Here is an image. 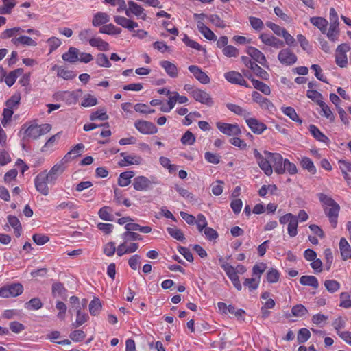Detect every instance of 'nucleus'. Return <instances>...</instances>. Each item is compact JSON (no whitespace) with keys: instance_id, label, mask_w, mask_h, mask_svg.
I'll return each mask as SVG.
<instances>
[{"instance_id":"nucleus-1","label":"nucleus","mask_w":351,"mask_h":351,"mask_svg":"<svg viewBox=\"0 0 351 351\" xmlns=\"http://www.w3.org/2000/svg\"><path fill=\"white\" fill-rule=\"evenodd\" d=\"M253 154L259 167L267 176L274 171L278 175L285 173V159L280 153L265 150L262 154L254 149Z\"/></svg>"},{"instance_id":"nucleus-2","label":"nucleus","mask_w":351,"mask_h":351,"mask_svg":"<svg viewBox=\"0 0 351 351\" xmlns=\"http://www.w3.org/2000/svg\"><path fill=\"white\" fill-rule=\"evenodd\" d=\"M64 164L65 163L61 160L59 162L54 165L49 172L44 171L39 173L36 176L34 184L36 190L39 193L45 196L49 193L48 184H55L58 177L65 169Z\"/></svg>"},{"instance_id":"nucleus-3","label":"nucleus","mask_w":351,"mask_h":351,"mask_svg":"<svg viewBox=\"0 0 351 351\" xmlns=\"http://www.w3.org/2000/svg\"><path fill=\"white\" fill-rule=\"evenodd\" d=\"M325 214L330 219H337L340 210L339 205L329 195L324 193L317 195Z\"/></svg>"},{"instance_id":"nucleus-4","label":"nucleus","mask_w":351,"mask_h":351,"mask_svg":"<svg viewBox=\"0 0 351 351\" xmlns=\"http://www.w3.org/2000/svg\"><path fill=\"white\" fill-rule=\"evenodd\" d=\"M152 184H158V182L155 177H152L149 180L148 178L139 176L134 178L132 185L134 189L138 191H145L152 188Z\"/></svg>"},{"instance_id":"nucleus-5","label":"nucleus","mask_w":351,"mask_h":351,"mask_svg":"<svg viewBox=\"0 0 351 351\" xmlns=\"http://www.w3.org/2000/svg\"><path fill=\"white\" fill-rule=\"evenodd\" d=\"M348 43H342L337 46L335 51V62L341 68H346L348 65L347 53L350 50Z\"/></svg>"},{"instance_id":"nucleus-6","label":"nucleus","mask_w":351,"mask_h":351,"mask_svg":"<svg viewBox=\"0 0 351 351\" xmlns=\"http://www.w3.org/2000/svg\"><path fill=\"white\" fill-rule=\"evenodd\" d=\"M131 15H134L138 19H141L143 21H147V15L146 14L145 10L141 5L132 0H130L128 1L126 16L130 17Z\"/></svg>"},{"instance_id":"nucleus-7","label":"nucleus","mask_w":351,"mask_h":351,"mask_svg":"<svg viewBox=\"0 0 351 351\" xmlns=\"http://www.w3.org/2000/svg\"><path fill=\"white\" fill-rule=\"evenodd\" d=\"M23 287L20 283H14L0 289V297H16L23 293Z\"/></svg>"},{"instance_id":"nucleus-8","label":"nucleus","mask_w":351,"mask_h":351,"mask_svg":"<svg viewBox=\"0 0 351 351\" xmlns=\"http://www.w3.org/2000/svg\"><path fill=\"white\" fill-rule=\"evenodd\" d=\"M216 126L221 132L227 136H238L241 134V130L237 123L217 122Z\"/></svg>"},{"instance_id":"nucleus-9","label":"nucleus","mask_w":351,"mask_h":351,"mask_svg":"<svg viewBox=\"0 0 351 351\" xmlns=\"http://www.w3.org/2000/svg\"><path fill=\"white\" fill-rule=\"evenodd\" d=\"M136 129L143 134H154L158 132V128L152 122L138 120L134 123Z\"/></svg>"},{"instance_id":"nucleus-10","label":"nucleus","mask_w":351,"mask_h":351,"mask_svg":"<svg viewBox=\"0 0 351 351\" xmlns=\"http://www.w3.org/2000/svg\"><path fill=\"white\" fill-rule=\"evenodd\" d=\"M120 156L123 159L118 162V165L121 167L130 166V165H139L143 162L141 156L136 154H127L125 152H121Z\"/></svg>"},{"instance_id":"nucleus-11","label":"nucleus","mask_w":351,"mask_h":351,"mask_svg":"<svg viewBox=\"0 0 351 351\" xmlns=\"http://www.w3.org/2000/svg\"><path fill=\"white\" fill-rule=\"evenodd\" d=\"M221 267L224 269L235 288L238 291H241L242 289V285L239 281L235 268L227 263H223Z\"/></svg>"},{"instance_id":"nucleus-12","label":"nucleus","mask_w":351,"mask_h":351,"mask_svg":"<svg viewBox=\"0 0 351 351\" xmlns=\"http://www.w3.org/2000/svg\"><path fill=\"white\" fill-rule=\"evenodd\" d=\"M224 77L228 82L232 84H238L246 88L250 87L243 78V75L238 71H231L227 72L224 74Z\"/></svg>"},{"instance_id":"nucleus-13","label":"nucleus","mask_w":351,"mask_h":351,"mask_svg":"<svg viewBox=\"0 0 351 351\" xmlns=\"http://www.w3.org/2000/svg\"><path fill=\"white\" fill-rule=\"evenodd\" d=\"M192 97L197 102L208 106H212L213 105V101L208 93L204 90L197 88L192 93Z\"/></svg>"},{"instance_id":"nucleus-14","label":"nucleus","mask_w":351,"mask_h":351,"mask_svg":"<svg viewBox=\"0 0 351 351\" xmlns=\"http://www.w3.org/2000/svg\"><path fill=\"white\" fill-rule=\"evenodd\" d=\"M245 122L252 132L256 134H263L267 128L264 123L261 122L256 118L248 117L245 119Z\"/></svg>"},{"instance_id":"nucleus-15","label":"nucleus","mask_w":351,"mask_h":351,"mask_svg":"<svg viewBox=\"0 0 351 351\" xmlns=\"http://www.w3.org/2000/svg\"><path fill=\"white\" fill-rule=\"evenodd\" d=\"M188 69L193 75L195 78L201 84H208L210 83V79L209 76L199 66L196 65H190L188 67Z\"/></svg>"},{"instance_id":"nucleus-16","label":"nucleus","mask_w":351,"mask_h":351,"mask_svg":"<svg viewBox=\"0 0 351 351\" xmlns=\"http://www.w3.org/2000/svg\"><path fill=\"white\" fill-rule=\"evenodd\" d=\"M259 38L265 45L278 49L284 46V43L279 38L268 34L262 33L259 35Z\"/></svg>"},{"instance_id":"nucleus-17","label":"nucleus","mask_w":351,"mask_h":351,"mask_svg":"<svg viewBox=\"0 0 351 351\" xmlns=\"http://www.w3.org/2000/svg\"><path fill=\"white\" fill-rule=\"evenodd\" d=\"M279 61L286 65L293 64L297 61V56L289 49H282L278 56Z\"/></svg>"},{"instance_id":"nucleus-18","label":"nucleus","mask_w":351,"mask_h":351,"mask_svg":"<svg viewBox=\"0 0 351 351\" xmlns=\"http://www.w3.org/2000/svg\"><path fill=\"white\" fill-rule=\"evenodd\" d=\"M113 19L115 23L118 25H120L129 31H132L134 28L138 27V23L137 22L123 16L115 15L113 16Z\"/></svg>"},{"instance_id":"nucleus-19","label":"nucleus","mask_w":351,"mask_h":351,"mask_svg":"<svg viewBox=\"0 0 351 351\" xmlns=\"http://www.w3.org/2000/svg\"><path fill=\"white\" fill-rule=\"evenodd\" d=\"M247 53L256 62L262 66H265L267 60L265 55L257 48L254 47H248Z\"/></svg>"},{"instance_id":"nucleus-20","label":"nucleus","mask_w":351,"mask_h":351,"mask_svg":"<svg viewBox=\"0 0 351 351\" xmlns=\"http://www.w3.org/2000/svg\"><path fill=\"white\" fill-rule=\"evenodd\" d=\"M85 147L83 143H78L73 146L72 149L64 156L62 160L67 163L71 160L80 156L83 152Z\"/></svg>"},{"instance_id":"nucleus-21","label":"nucleus","mask_w":351,"mask_h":351,"mask_svg":"<svg viewBox=\"0 0 351 351\" xmlns=\"http://www.w3.org/2000/svg\"><path fill=\"white\" fill-rule=\"evenodd\" d=\"M160 65L170 77L176 78L178 76V68L173 62L168 60H162L160 62Z\"/></svg>"},{"instance_id":"nucleus-22","label":"nucleus","mask_w":351,"mask_h":351,"mask_svg":"<svg viewBox=\"0 0 351 351\" xmlns=\"http://www.w3.org/2000/svg\"><path fill=\"white\" fill-rule=\"evenodd\" d=\"M110 21V16L104 12H96L92 19V25L93 27H99L106 25Z\"/></svg>"},{"instance_id":"nucleus-23","label":"nucleus","mask_w":351,"mask_h":351,"mask_svg":"<svg viewBox=\"0 0 351 351\" xmlns=\"http://www.w3.org/2000/svg\"><path fill=\"white\" fill-rule=\"evenodd\" d=\"M339 247L342 260L351 259V246L344 237L341 238Z\"/></svg>"},{"instance_id":"nucleus-24","label":"nucleus","mask_w":351,"mask_h":351,"mask_svg":"<svg viewBox=\"0 0 351 351\" xmlns=\"http://www.w3.org/2000/svg\"><path fill=\"white\" fill-rule=\"evenodd\" d=\"M11 42L15 46L36 47L37 45L36 41L33 40L31 37L24 35L17 38H12Z\"/></svg>"},{"instance_id":"nucleus-25","label":"nucleus","mask_w":351,"mask_h":351,"mask_svg":"<svg viewBox=\"0 0 351 351\" xmlns=\"http://www.w3.org/2000/svg\"><path fill=\"white\" fill-rule=\"evenodd\" d=\"M80 50L74 47H69V50L62 55V58L64 62L75 63L78 61Z\"/></svg>"},{"instance_id":"nucleus-26","label":"nucleus","mask_w":351,"mask_h":351,"mask_svg":"<svg viewBox=\"0 0 351 351\" xmlns=\"http://www.w3.org/2000/svg\"><path fill=\"white\" fill-rule=\"evenodd\" d=\"M21 130H24V138L37 139L40 137L37 124H32L27 127H26L25 125H23Z\"/></svg>"},{"instance_id":"nucleus-27","label":"nucleus","mask_w":351,"mask_h":351,"mask_svg":"<svg viewBox=\"0 0 351 351\" xmlns=\"http://www.w3.org/2000/svg\"><path fill=\"white\" fill-rule=\"evenodd\" d=\"M89 45L101 51H107L110 49L109 43L99 36L92 37L89 40Z\"/></svg>"},{"instance_id":"nucleus-28","label":"nucleus","mask_w":351,"mask_h":351,"mask_svg":"<svg viewBox=\"0 0 351 351\" xmlns=\"http://www.w3.org/2000/svg\"><path fill=\"white\" fill-rule=\"evenodd\" d=\"M60 133L58 132L51 136L41 147V152L47 154L51 153L54 150L55 146L57 145L58 140L60 138Z\"/></svg>"},{"instance_id":"nucleus-29","label":"nucleus","mask_w":351,"mask_h":351,"mask_svg":"<svg viewBox=\"0 0 351 351\" xmlns=\"http://www.w3.org/2000/svg\"><path fill=\"white\" fill-rule=\"evenodd\" d=\"M310 22L313 25L317 27L322 34H326L328 25V21L320 16H313L310 18Z\"/></svg>"},{"instance_id":"nucleus-30","label":"nucleus","mask_w":351,"mask_h":351,"mask_svg":"<svg viewBox=\"0 0 351 351\" xmlns=\"http://www.w3.org/2000/svg\"><path fill=\"white\" fill-rule=\"evenodd\" d=\"M197 29L206 39L210 41L217 40V36L208 27L205 25V23H199L198 24Z\"/></svg>"},{"instance_id":"nucleus-31","label":"nucleus","mask_w":351,"mask_h":351,"mask_svg":"<svg viewBox=\"0 0 351 351\" xmlns=\"http://www.w3.org/2000/svg\"><path fill=\"white\" fill-rule=\"evenodd\" d=\"M282 112L291 119L293 121L296 122L299 125L302 123V120L298 115L295 110L290 106H282L280 108Z\"/></svg>"},{"instance_id":"nucleus-32","label":"nucleus","mask_w":351,"mask_h":351,"mask_svg":"<svg viewBox=\"0 0 351 351\" xmlns=\"http://www.w3.org/2000/svg\"><path fill=\"white\" fill-rule=\"evenodd\" d=\"M135 173L132 171H125L120 173L117 184L119 186H128L131 183V179L134 176Z\"/></svg>"},{"instance_id":"nucleus-33","label":"nucleus","mask_w":351,"mask_h":351,"mask_svg":"<svg viewBox=\"0 0 351 351\" xmlns=\"http://www.w3.org/2000/svg\"><path fill=\"white\" fill-rule=\"evenodd\" d=\"M308 129L312 136L317 141L325 143H328L330 141L329 138L316 125L311 124L309 125Z\"/></svg>"},{"instance_id":"nucleus-34","label":"nucleus","mask_w":351,"mask_h":351,"mask_svg":"<svg viewBox=\"0 0 351 351\" xmlns=\"http://www.w3.org/2000/svg\"><path fill=\"white\" fill-rule=\"evenodd\" d=\"M226 107L229 110H230L237 115L243 117L245 119L247 117H250L251 115V113L250 112H248L247 110L244 109L243 108L239 105L228 103L226 104Z\"/></svg>"},{"instance_id":"nucleus-35","label":"nucleus","mask_w":351,"mask_h":351,"mask_svg":"<svg viewBox=\"0 0 351 351\" xmlns=\"http://www.w3.org/2000/svg\"><path fill=\"white\" fill-rule=\"evenodd\" d=\"M99 32L108 35H118L121 33V29L112 23L106 24L99 28Z\"/></svg>"},{"instance_id":"nucleus-36","label":"nucleus","mask_w":351,"mask_h":351,"mask_svg":"<svg viewBox=\"0 0 351 351\" xmlns=\"http://www.w3.org/2000/svg\"><path fill=\"white\" fill-rule=\"evenodd\" d=\"M300 163L302 169L307 170L310 173L313 175H315L316 173V167L310 158L307 156L302 157Z\"/></svg>"},{"instance_id":"nucleus-37","label":"nucleus","mask_w":351,"mask_h":351,"mask_svg":"<svg viewBox=\"0 0 351 351\" xmlns=\"http://www.w3.org/2000/svg\"><path fill=\"white\" fill-rule=\"evenodd\" d=\"M23 73V69H17L10 71L8 75H5L4 81L7 86L11 87L16 82L17 77Z\"/></svg>"},{"instance_id":"nucleus-38","label":"nucleus","mask_w":351,"mask_h":351,"mask_svg":"<svg viewBox=\"0 0 351 351\" xmlns=\"http://www.w3.org/2000/svg\"><path fill=\"white\" fill-rule=\"evenodd\" d=\"M321 108L319 114L321 116L324 117L330 122H333L335 119V117L330 107L324 101L321 102L319 105Z\"/></svg>"},{"instance_id":"nucleus-39","label":"nucleus","mask_w":351,"mask_h":351,"mask_svg":"<svg viewBox=\"0 0 351 351\" xmlns=\"http://www.w3.org/2000/svg\"><path fill=\"white\" fill-rule=\"evenodd\" d=\"M338 25L339 23H330L328 31L326 32L328 38L333 43L338 40L339 34Z\"/></svg>"},{"instance_id":"nucleus-40","label":"nucleus","mask_w":351,"mask_h":351,"mask_svg":"<svg viewBox=\"0 0 351 351\" xmlns=\"http://www.w3.org/2000/svg\"><path fill=\"white\" fill-rule=\"evenodd\" d=\"M300 282L302 285L310 286L314 289H317L319 287L318 280L314 276H302L300 279Z\"/></svg>"},{"instance_id":"nucleus-41","label":"nucleus","mask_w":351,"mask_h":351,"mask_svg":"<svg viewBox=\"0 0 351 351\" xmlns=\"http://www.w3.org/2000/svg\"><path fill=\"white\" fill-rule=\"evenodd\" d=\"M52 295L53 297L64 298L66 295V289L61 282H55L52 285Z\"/></svg>"},{"instance_id":"nucleus-42","label":"nucleus","mask_w":351,"mask_h":351,"mask_svg":"<svg viewBox=\"0 0 351 351\" xmlns=\"http://www.w3.org/2000/svg\"><path fill=\"white\" fill-rule=\"evenodd\" d=\"M77 313V317L75 322L72 323L71 326L73 328H77L85 323L88 318V315L87 313H82V308L75 310Z\"/></svg>"},{"instance_id":"nucleus-43","label":"nucleus","mask_w":351,"mask_h":351,"mask_svg":"<svg viewBox=\"0 0 351 351\" xmlns=\"http://www.w3.org/2000/svg\"><path fill=\"white\" fill-rule=\"evenodd\" d=\"M21 32H24V30L19 27L7 29L1 33V38L2 39H8L12 37L16 38V36Z\"/></svg>"},{"instance_id":"nucleus-44","label":"nucleus","mask_w":351,"mask_h":351,"mask_svg":"<svg viewBox=\"0 0 351 351\" xmlns=\"http://www.w3.org/2000/svg\"><path fill=\"white\" fill-rule=\"evenodd\" d=\"M168 233L175 239L184 241L185 240L184 235L181 230L178 229L175 226H169L167 228Z\"/></svg>"},{"instance_id":"nucleus-45","label":"nucleus","mask_w":351,"mask_h":351,"mask_svg":"<svg viewBox=\"0 0 351 351\" xmlns=\"http://www.w3.org/2000/svg\"><path fill=\"white\" fill-rule=\"evenodd\" d=\"M252 85L254 88L261 93H263L265 95H269L271 94V88L270 87L258 80H252Z\"/></svg>"},{"instance_id":"nucleus-46","label":"nucleus","mask_w":351,"mask_h":351,"mask_svg":"<svg viewBox=\"0 0 351 351\" xmlns=\"http://www.w3.org/2000/svg\"><path fill=\"white\" fill-rule=\"evenodd\" d=\"M251 71L256 76L263 80H268L269 78V73L263 68L259 66L256 63H255V64L252 66Z\"/></svg>"},{"instance_id":"nucleus-47","label":"nucleus","mask_w":351,"mask_h":351,"mask_svg":"<svg viewBox=\"0 0 351 351\" xmlns=\"http://www.w3.org/2000/svg\"><path fill=\"white\" fill-rule=\"evenodd\" d=\"M108 118H109V117L106 113V110L104 108L99 109L97 111L92 112L90 116V119L91 121H96V120L106 121V120H108Z\"/></svg>"},{"instance_id":"nucleus-48","label":"nucleus","mask_w":351,"mask_h":351,"mask_svg":"<svg viewBox=\"0 0 351 351\" xmlns=\"http://www.w3.org/2000/svg\"><path fill=\"white\" fill-rule=\"evenodd\" d=\"M57 75L66 80H73L76 77V74L73 71L64 67L59 69V71L57 72Z\"/></svg>"},{"instance_id":"nucleus-49","label":"nucleus","mask_w":351,"mask_h":351,"mask_svg":"<svg viewBox=\"0 0 351 351\" xmlns=\"http://www.w3.org/2000/svg\"><path fill=\"white\" fill-rule=\"evenodd\" d=\"M101 308V304L99 298H95L89 304V311L91 315H96Z\"/></svg>"},{"instance_id":"nucleus-50","label":"nucleus","mask_w":351,"mask_h":351,"mask_svg":"<svg viewBox=\"0 0 351 351\" xmlns=\"http://www.w3.org/2000/svg\"><path fill=\"white\" fill-rule=\"evenodd\" d=\"M208 21L210 22L212 24H213L217 27L219 28H225L226 27V23L223 20H222L219 16L217 14H209L208 16Z\"/></svg>"},{"instance_id":"nucleus-51","label":"nucleus","mask_w":351,"mask_h":351,"mask_svg":"<svg viewBox=\"0 0 351 351\" xmlns=\"http://www.w3.org/2000/svg\"><path fill=\"white\" fill-rule=\"evenodd\" d=\"M96 63L98 66L106 68H110L112 65L107 56L104 53H98L97 55Z\"/></svg>"},{"instance_id":"nucleus-52","label":"nucleus","mask_w":351,"mask_h":351,"mask_svg":"<svg viewBox=\"0 0 351 351\" xmlns=\"http://www.w3.org/2000/svg\"><path fill=\"white\" fill-rule=\"evenodd\" d=\"M291 313L295 317H301L308 313V310L304 305L297 304L292 307Z\"/></svg>"},{"instance_id":"nucleus-53","label":"nucleus","mask_w":351,"mask_h":351,"mask_svg":"<svg viewBox=\"0 0 351 351\" xmlns=\"http://www.w3.org/2000/svg\"><path fill=\"white\" fill-rule=\"evenodd\" d=\"M97 104V99L90 95L86 94L84 96V98L81 102V105L84 107H91L94 106Z\"/></svg>"},{"instance_id":"nucleus-54","label":"nucleus","mask_w":351,"mask_h":351,"mask_svg":"<svg viewBox=\"0 0 351 351\" xmlns=\"http://www.w3.org/2000/svg\"><path fill=\"white\" fill-rule=\"evenodd\" d=\"M280 274L274 268H270L266 275L267 280L269 283H275L279 280Z\"/></svg>"},{"instance_id":"nucleus-55","label":"nucleus","mask_w":351,"mask_h":351,"mask_svg":"<svg viewBox=\"0 0 351 351\" xmlns=\"http://www.w3.org/2000/svg\"><path fill=\"white\" fill-rule=\"evenodd\" d=\"M160 164L164 167L169 170V173H173L177 170V166L171 164L170 160L165 156H161L159 158Z\"/></svg>"},{"instance_id":"nucleus-56","label":"nucleus","mask_w":351,"mask_h":351,"mask_svg":"<svg viewBox=\"0 0 351 351\" xmlns=\"http://www.w3.org/2000/svg\"><path fill=\"white\" fill-rule=\"evenodd\" d=\"M180 141L184 145H192L195 142V137L191 132L188 130L183 134Z\"/></svg>"},{"instance_id":"nucleus-57","label":"nucleus","mask_w":351,"mask_h":351,"mask_svg":"<svg viewBox=\"0 0 351 351\" xmlns=\"http://www.w3.org/2000/svg\"><path fill=\"white\" fill-rule=\"evenodd\" d=\"M324 286L330 293H335L340 288V284L335 280H326L324 282Z\"/></svg>"},{"instance_id":"nucleus-58","label":"nucleus","mask_w":351,"mask_h":351,"mask_svg":"<svg viewBox=\"0 0 351 351\" xmlns=\"http://www.w3.org/2000/svg\"><path fill=\"white\" fill-rule=\"evenodd\" d=\"M47 43L49 45V51L50 53L57 49L62 44L60 39L54 36L48 38Z\"/></svg>"},{"instance_id":"nucleus-59","label":"nucleus","mask_w":351,"mask_h":351,"mask_svg":"<svg viewBox=\"0 0 351 351\" xmlns=\"http://www.w3.org/2000/svg\"><path fill=\"white\" fill-rule=\"evenodd\" d=\"M183 43L188 47L195 49L197 51H201L203 49L202 45L197 42L191 39L186 34H184V38H182Z\"/></svg>"},{"instance_id":"nucleus-60","label":"nucleus","mask_w":351,"mask_h":351,"mask_svg":"<svg viewBox=\"0 0 351 351\" xmlns=\"http://www.w3.org/2000/svg\"><path fill=\"white\" fill-rule=\"evenodd\" d=\"M249 21L252 27L256 31H261L264 27V23L259 18L255 16H250Z\"/></svg>"},{"instance_id":"nucleus-61","label":"nucleus","mask_w":351,"mask_h":351,"mask_svg":"<svg viewBox=\"0 0 351 351\" xmlns=\"http://www.w3.org/2000/svg\"><path fill=\"white\" fill-rule=\"evenodd\" d=\"M306 96L308 97V98H309L311 100H313V101L316 102L318 105H319V104L321 102H323L322 95L315 90H307Z\"/></svg>"},{"instance_id":"nucleus-62","label":"nucleus","mask_w":351,"mask_h":351,"mask_svg":"<svg viewBox=\"0 0 351 351\" xmlns=\"http://www.w3.org/2000/svg\"><path fill=\"white\" fill-rule=\"evenodd\" d=\"M223 53L228 58H235L239 54V50L232 45H228L222 49Z\"/></svg>"},{"instance_id":"nucleus-63","label":"nucleus","mask_w":351,"mask_h":351,"mask_svg":"<svg viewBox=\"0 0 351 351\" xmlns=\"http://www.w3.org/2000/svg\"><path fill=\"white\" fill-rule=\"evenodd\" d=\"M310 337V331L307 328H303L298 331L297 339L300 343H302L307 341Z\"/></svg>"},{"instance_id":"nucleus-64","label":"nucleus","mask_w":351,"mask_h":351,"mask_svg":"<svg viewBox=\"0 0 351 351\" xmlns=\"http://www.w3.org/2000/svg\"><path fill=\"white\" fill-rule=\"evenodd\" d=\"M259 280L256 278H245L243 285L249 289L250 291L256 290L258 287Z\"/></svg>"}]
</instances>
